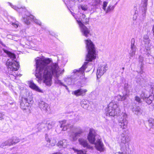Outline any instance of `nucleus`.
Returning a JSON list of instances; mask_svg holds the SVG:
<instances>
[{
	"instance_id": "f704fd0d",
	"label": "nucleus",
	"mask_w": 154,
	"mask_h": 154,
	"mask_svg": "<svg viewBox=\"0 0 154 154\" xmlns=\"http://www.w3.org/2000/svg\"><path fill=\"white\" fill-rule=\"evenodd\" d=\"M47 127L48 129H50L54 126V123L53 122H50L47 123Z\"/></svg>"
},
{
	"instance_id": "c03bdc74",
	"label": "nucleus",
	"mask_w": 154,
	"mask_h": 154,
	"mask_svg": "<svg viewBox=\"0 0 154 154\" xmlns=\"http://www.w3.org/2000/svg\"><path fill=\"white\" fill-rule=\"evenodd\" d=\"M4 116L5 115L3 113L0 112V120H2L4 119Z\"/></svg>"
},
{
	"instance_id": "f257e3e1",
	"label": "nucleus",
	"mask_w": 154,
	"mask_h": 154,
	"mask_svg": "<svg viewBox=\"0 0 154 154\" xmlns=\"http://www.w3.org/2000/svg\"><path fill=\"white\" fill-rule=\"evenodd\" d=\"M51 62V60L49 59L36 60L35 76L38 79V82H39V81L41 82L42 77L44 83L49 86L51 85L52 75L58 77L64 72V69L60 70L57 63H54L50 65Z\"/></svg>"
},
{
	"instance_id": "2f4dec72",
	"label": "nucleus",
	"mask_w": 154,
	"mask_h": 154,
	"mask_svg": "<svg viewBox=\"0 0 154 154\" xmlns=\"http://www.w3.org/2000/svg\"><path fill=\"white\" fill-rule=\"evenodd\" d=\"M38 128L39 129L41 130L42 129L45 127L46 126V124L43 123H42L38 124Z\"/></svg>"
},
{
	"instance_id": "cd10ccee",
	"label": "nucleus",
	"mask_w": 154,
	"mask_h": 154,
	"mask_svg": "<svg viewBox=\"0 0 154 154\" xmlns=\"http://www.w3.org/2000/svg\"><path fill=\"white\" fill-rule=\"evenodd\" d=\"M148 122L149 127L151 128L154 129V119L151 118H149L148 120Z\"/></svg>"
},
{
	"instance_id": "72a5a7b5",
	"label": "nucleus",
	"mask_w": 154,
	"mask_h": 154,
	"mask_svg": "<svg viewBox=\"0 0 154 154\" xmlns=\"http://www.w3.org/2000/svg\"><path fill=\"white\" fill-rule=\"evenodd\" d=\"M140 96L141 98L144 100H146V98L149 97V96L146 94H145V93L143 91L142 92L141 94H140Z\"/></svg>"
},
{
	"instance_id": "4468645a",
	"label": "nucleus",
	"mask_w": 154,
	"mask_h": 154,
	"mask_svg": "<svg viewBox=\"0 0 154 154\" xmlns=\"http://www.w3.org/2000/svg\"><path fill=\"white\" fill-rule=\"evenodd\" d=\"M88 64L87 62H85L81 67L79 70L75 69L74 70L73 72L75 73V75H78V76L82 75L84 72V70L87 68L86 65Z\"/></svg>"
},
{
	"instance_id": "6e6d98bb",
	"label": "nucleus",
	"mask_w": 154,
	"mask_h": 154,
	"mask_svg": "<svg viewBox=\"0 0 154 154\" xmlns=\"http://www.w3.org/2000/svg\"><path fill=\"white\" fill-rule=\"evenodd\" d=\"M140 58H141V59H140V62H142L143 61V58L142 57H140Z\"/></svg>"
},
{
	"instance_id": "aec40b11",
	"label": "nucleus",
	"mask_w": 154,
	"mask_h": 154,
	"mask_svg": "<svg viewBox=\"0 0 154 154\" xmlns=\"http://www.w3.org/2000/svg\"><path fill=\"white\" fill-rule=\"evenodd\" d=\"M67 140L65 139L59 141L57 144V146L60 148H65L68 145Z\"/></svg>"
},
{
	"instance_id": "8fccbe9b",
	"label": "nucleus",
	"mask_w": 154,
	"mask_h": 154,
	"mask_svg": "<svg viewBox=\"0 0 154 154\" xmlns=\"http://www.w3.org/2000/svg\"><path fill=\"white\" fill-rule=\"evenodd\" d=\"M52 154H62V153L60 152H58L54 153Z\"/></svg>"
},
{
	"instance_id": "a211bd4d",
	"label": "nucleus",
	"mask_w": 154,
	"mask_h": 154,
	"mask_svg": "<svg viewBox=\"0 0 154 154\" xmlns=\"http://www.w3.org/2000/svg\"><path fill=\"white\" fill-rule=\"evenodd\" d=\"M129 90H127L126 92H123L122 96L121 95H118L116 98L119 101H121L123 100H125L129 95Z\"/></svg>"
},
{
	"instance_id": "3c124183",
	"label": "nucleus",
	"mask_w": 154,
	"mask_h": 154,
	"mask_svg": "<svg viewBox=\"0 0 154 154\" xmlns=\"http://www.w3.org/2000/svg\"><path fill=\"white\" fill-rule=\"evenodd\" d=\"M86 16L84 14H82V17L83 19H84L85 18Z\"/></svg>"
},
{
	"instance_id": "09e8293b",
	"label": "nucleus",
	"mask_w": 154,
	"mask_h": 154,
	"mask_svg": "<svg viewBox=\"0 0 154 154\" xmlns=\"http://www.w3.org/2000/svg\"><path fill=\"white\" fill-rule=\"evenodd\" d=\"M118 153L119 154H129V153H127L126 152H118Z\"/></svg>"
},
{
	"instance_id": "dca6fc26",
	"label": "nucleus",
	"mask_w": 154,
	"mask_h": 154,
	"mask_svg": "<svg viewBox=\"0 0 154 154\" xmlns=\"http://www.w3.org/2000/svg\"><path fill=\"white\" fill-rule=\"evenodd\" d=\"M38 106L42 111H47L49 109L48 104L42 101H40L38 102Z\"/></svg>"
},
{
	"instance_id": "4c0bfd02",
	"label": "nucleus",
	"mask_w": 154,
	"mask_h": 154,
	"mask_svg": "<svg viewBox=\"0 0 154 154\" xmlns=\"http://www.w3.org/2000/svg\"><path fill=\"white\" fill-rule=\"evenodd\" d=\"M79 8H81L83 11H86L88 9V8L87 5H80L79 6Z\"/></svg>"
},
{
	"instance_id": "bf43d9fd",
	"label": "nucleus",
	"mask_w": 154,
	"mask_h": 154,
	"mask_svg": "<svg viewBox=\"0 0 154 154\" xmlns=\"http://www.w3.org/2000/svg\"><path fill=\"white\" fill-rule=\"evenodd\" d=\"M122 69H124V67H123V68H122Z\"/></svg>"
},
{
	"instance_id": "79ce46f5",
	"label": "nucleus",
	"mask_w": 154,
	"mask_h": 154,
	"mask_svg": "<svg viewBox=\"0 0 154 154\" xmlns=\"http://www.w3.org/2000/svg\"><path fill=\"white\" fill-rule=\"evenodd\" d=\"M45 139L46 141L48 142H51V140L50 138L48 137V136L47 134H45Z\"/></svg>"
},
{
	"instance_id": "473e14b6",
	"label": "nucleus",
	"mask_w": 154,
	"mask_h": 154,
	"mask_svg": "<svg viewBox=\"0 0 154 154\" xmlns=\"http://www.w3.org/2000/svg\"><path fill=\"white\" fill-rule=\"evenodd\" d=\"M75 129L77 131L75 133L79 137L80 136V134L82 133V129L80 128H75Z\"/></svg>"
},
{
	"instance_id": "49530a36",
	"label": "nucleus",
	"mask_w": 154,
	"mask_h": 154,
	"mask_svg": "<svg viewBox=\"0 0 154 154\" xmlns=\"http://www.w3.org/2000/svg\"><path fill=\"white\" fill-rule=\"evenodd\" d=\"M89 22V18H86L85 20V21L84 23L85 24H87Z\"/></svg>"
},
{
	"instance_id": "f3484780",
	"label": "nucleus",
	"mask_w": 154,
	"mask_h": 154,
	"mask_svg": "<svg viewBox=\"0 0 154 154\" xmlns=\"http://www.w3.org/2000/svg\"><path fill=\"white\" fill-rule=\"evenodd\" d=\"M87 91V90L86 89H83L81 88L74 91L72 92V94L77 96H84L85 94Z\"/></svg>"
},
{
	"instance_id": "9b49d317",
	"label": "nucleus",
	"mask_w": 154,
	"mask_h": 154,
	"mask_svg": "<svg viewBox=\"0 0 154 154\" xmlns=\"http://www.w3.org/2000/svg\"><path fill=\"white\" fill-rule=\"evenodd\" d=\"M143 42L145 43L144 46L147 50H149L152 47L151 43H150V39L147 35H144L143 37Z\"/></svg>"
},
{
	"instance_id": "6e6552de",
	"label": "nucleus",
	"mask_w": 154,
	"mask_h": 154,
	"mask_svg": "<svg viewBox=\"0 0 154 154\" xmlns=\"http://www.w3.org/2000/svg\"><path fill=\"white\" fill-rule=\"evenodd\" d=\"M29 18L32 19L36 24L39 25H41V23L40 21L36 19L33 15H30L29 16L26 15V17H23V21L27 25L29 24L30 23V22L29 20Z\"/></svg>"
},
{
	"instance_id": "7c9ffc66",
	"label": "nucleus",
	"mask_w": 154,
	"mask_h": 154,
	"mask_svg": "<svg viewBox=\"0 0 154 154\" xmlns=\"http://www.w3.org/2000/svg\"><path fill=\"white\" fill-rule=\"evenodd\" d=\"M114 7H115L114 6L109 5L107 7V9L106 8V11H105L106 13H108V12L113 10Z\"/></svg>"
},
{
	"instance_id": "423d86ee",
	"label": "nucleus",
	"mask_w": 154,
	"mask_h": 154,
	"mask_svg": "<svg viewBox=\"0 0 154 154\" xmlns=\"http://www.w3.org/2000/svg\"><path fill=\"white\" fill-rule=\"evenodd\" d=\"M80 28V30L82 35L87 37L90 34V30L87 27L80 21L77 20Z\"/></svg>"
},
{
	"instance_id": "a19ab883",
	"label": "nucleus",
	"mask_w": 154,
	"mask_h": 154,
	"mask_svg": "<svg viewBox=\"0 0 154 154\" xmlns=\"http://www.w3.org/2000/svg\"><path fill=\"white\" fill-rule=\"evenodd\" d=\"M128 84H126V83L124 85V87L125 91H124L123 92H126L127 90H129L128 89Z\"/></svg>"
},
{
	"instance_id": "7ed1b4c3",
	"label": "nucleus",
	"mask_w": 154,
	"mask_h": 154,
	"mask_svg": "<svg viewBox=\"0 0 154 154\" xmlns=\"http://www.w3.org/2000/svg\"><path fill=\"white\" fill-rule=\"evenodd\" d=\"M88 54L86 57L85 60L91 62L96 59V54L95 46L93 43L90 39L85 40Z\"/></svg>"
},
{
	"instance_id": "ddd939ff",
	"label": "nucleus",
	"mask_w": 154,
	"mask_h": 154,
	"mask_svg": "<svg viewBox=\"0 0 154 154\" xmlns=\"http://www.w3.org/2000/svg\"><path fill=\"white\" fill-rule=\"evenodd\" d=\"M107 67L104 65L99 67L97 70V78H100L107 70Z\"/></svg>"
},
{
	"instance_id": "20e7f679",
	"label": "nucleus",
	"mask_w": 154,
	"mask_h": 154,
	"mask_svg": "<svg viewBox=\"0 0 154 154\" xmlns=\"http://www.w3.org/2000/svg\"><path fill=\"white\" fill-rule=\"evenodd\" d=\"M119 111L118 108V105L115 102L110 103L106 109V112L110 116H114Z\"/></svg>"
},
{
	"instance_id": "9d476101",
	"label": "nucleus",
	"mask_w": 154,
	"mask_h": 154,
	"mask_svg": "<svg viewBox=\"0 0 154 154\" xmlns=\"http://www.w3.org/2000/svg\"><path fill=\"white\" fill-rule=\"evenodd\" d=\"M135 42V40L133 38L131 40V50L130 51L129 54L130 55V58L131 59V57L134 56L135 52L136 51L137 48L134 43Z\"/></svg>"
},
{
	"instance_id": "f8f14e48",
	"label": "nucleus",
	"mask_w": 154,
	"mask_h": 154,
	"mask_svg": "<svg viewBox=\"0 0 154 154\" xmlns=\"http://www.w3.org/2000/svg\"><path fill=\"white\" fill-rule=\"evenodd\" d=\"M130 140L129 136L124 131L121 134V142L122 143L125 144L128 143Z\"/></svg>"
},
{
	"instance_id": "864d4df0",
	"label": "nucleus",
	"mask_w": 154,
	"mask_h": 154,
	"mask_svg": "<svg viewBox=\"0 0 154 154\" xmlns=\"http://www.w3.org/2000/svg\"><path fill=\"white\" fill-rule=\"evenodd\" d=\"M63 86L65 87V88H66V89L67 90H68V88L67 87V86L65 85L64 84H63Z\"/></svg>"
},
{
	"instance_id": "c9c22d12",
	"label": "nucleus",
	"mask_w": 154,
	"mask_h": 154,
	"mask_svg": "<svg viewBox=\"0 0 154 154\" xmlns=\"http://www.w3.org/2000/svg\"><path fill=\"white\" fill-rule=\"evenodd\" d=\"M54 77H55L57 78L55 79V83H56V84H58L59 85H63V84L61 82V81L60 80H59V79H57V78L59 77H57L55 76H54Z\"/></svg>"
},
{
	"instance_id": "0eeeda50",
	"label": "nucleus",
	"mask_w": 154,
	"mask_h": 154,
	"mask_svg": "<svg viewBox=\"0 0 154 154\" xmlns=\"http://www.w3.org/2000/svg\"><path fill=\"white\" fill-rule=\"evenodd\" d=\"M8 60L7 62V64L9 69L11 71H16L19 68V63L18 62L15 61L10 62L8 61Z\"/></svg>"
},
{
	"instance_id": "37998d69",
	"label": "nucleus",
	"mask_w": 154,
	"mask_h": 154,
	"mask_svg": "<svg viewBox=\"0 0 154 154\" xmlns=\"http://www.w3.org/2000/svg\"><path fill=\"white\" fill-rule=\"evenodd\" d=\"M149 97L146 98V101L147 103L148 104H150L152 102V101L148 98Z\"/></svg>"
},
{
	"instance_id": "603ef678",
	"label": "nucleus",
	"mask_w": 154,
	"mask_h": 154,
	"mask_svg": "<svg viewBox=\"0 0 154 154\" xmlns=\"http://www.w3.org/2000/svg\"><path fill=\"white\" fill-rule=\"evenodd\" d=\"M63 86L65 87V88H66V89L67 90H68V88L67 87V86L65 85L64 84H63Z\"/></svg>"
},
{
	"instance_id": "2eb2a0df",
	"label": "nucleus",
	"mask_w": 154,
	"mask_h": 154,
	"mask_svg": "<svg viewBox=\"0 0 154 154\" xmlns=\"http://www.w3.org/2000/svg\"><path fill=\"white\" fill-rule=\"evenodd\" d=\"M60 128H62V130L63 131H66L69 128H71L73 127L72 125L69 124H66V121L63 120L60 122Z\"/></svg>"
},
{
	"instance_id": "a878e982",
	"label": "nucleus",
	"mask_w": 154,
	"mask_h": 154,
	"mask_svg": "<svg viewBox=\"0 0 154 154\" xmlns=\"http://www.w3.org/2000/svg\"><path fill=\"white\" fill-rule=\"evenodd\" d=\"M65 81L67 82L69 85H71L74 82V79L72 78V76L68 77L65 79Z\"/></svg>"
},
{
	"instance_id": "bb28decb",
	"label": "nucleus",
	"mask_w": 154,
	"mask_h": 154,
	"mask_svg": "<svg viewBox=\"0 0 154 154\" xmlns=\"http://www.w3.org/2000/svg\"><path fill=\"white\" fill-rule=\"evenodd\" d=\"M70 139L72 141H75L77 140L78 137L75 133H72L69 136Z\"/></svg>"
},
{
	"instance_id": "4be33fe9",
	"label": "nucleus",
	"mask_w": 154,
	"mask_h": 154,
	"mask_svg": "<svg viewBox=\"0 0 154 154\" xmlns=\"http://www.w3.org/2000/svg\"><path fill=\"white\" fill-rule=\"evenodd\" d=\"M80 104L82 107L86 109L88 107L89 102L87 100L83 99L81 101Z\"/></svg>"
},
{
	"instance_id": "5701e85b",
	"label": "nucleus",
	"mask_w": 154,
	"mask_h": 154,
	"mask_svg": "<svg viewBox=\"0 0 154 154\" xmlns=\"http://www.w3.org/2000/svg\"><path fill=\"white\" fill-rule=\"evenodd\" d=\"M30 87L38 92H41V90L39 89L38 87L36 85L32 82H30L29 83Z\"/></svg>"
},
{
	"instance_id": "de8ad7c7",
	"label": "nucleus",
	"mask_w": 154,
	"mask_h": 154,
	"mask_svg": "<svg viewBox=\"0 0 154 154\" xmlns=\"http://www.w3.org/2000/svg\"><path fill=\"white\" fill-rule=\"evenodd\" d=\"M12 25L15 28H17L18 26V25L15 23H12Z\"/></svg>"
},
{
	"instance_id": "39448f33",
	"label": "nucleus",
	"mask_w": 154,
	"mask_h": 154,
	"mask_svg": "<svg viewBox=\"0 0 154 154\" xmlns=\"http://www.w3.org/2000/svg\"><path fill=\"white\" fill-rule=\"evenodd\" d=\"M120 116L119 120V125L122 129H125L127 128L128 123V121L126 119L127 115L125 113H122Z\"/></svg>"
},
{
	"instance_id": "4d7b16f0",
	"label": "nucleus",
	"mask_w": 154,
	"mask_h": 154,
	"mask_svg": "<svg viewBox=\"0 0 154 154\" xmlns=\"http://www.w3.org/2000/svg\"><path fill=\"white\" fill-rule=\"evenodd\" d=\"M152 31H153V35H154V26H153V27Z\"/></svg>"
},
{
	"instance_id": "1a4fd4ad",
	"label": "nucleus",
	"mask_w": 154,
	"mask_h": 154,
	"mask_svg": "<svg viewBox=\"0 0 154 154\" xmlns=\"http://www.w3.org/2000/svg\"><path fill=\"white\" fill-rule=\"evenodd\" d=\"M31 100H28L27 98L23 97L20 103V107L23 110H26L28 108Z\"/></svg>"
},
{
	"instance_id": "58836bf2",
	"label": "nucleus",
	"mask_w": 154,
	"mask_h": 154,
	"mask_svg": "<svg viewBox=\"0 0 154 154\" xmlns=\"http://www.w3.org/2000/svg\"><path fill=\"white\" fill-rule=\"evenodd\" d=\"M135 100L138 102L139 103H141V101L140 98L138 96H136L134 98Z\"/></svg>"
},
{
	"instance_id": "5fc2aeb1",
	"label": "nucleus",
	"mask_w": 154,
	"mask_h": 154,
	"mask_svg": "<svg viewBox=\"0 0 154 154\" xmlns=\"http://www.w3.org/2000/svg\"><path fill=\"white\" fill-rule=\"evenodd\" d=\"M10 104L11 105L13 104L15 106V102H12L11 103H10Z\"/></svg>"
},
{
	"instance_id": "f03ea898",
	"label": "nucleus",
	"mask_w": 154,
	"mask_h": 154,
	"mask_svg": "<svg viewBox=\"0 0 154 154\" xmlns=\"http://www.w3.org/2000/svg\"><path fill=\"white\" fill-rule=\"evenodd\" d=\"M97 135L95 130L93 129H90L88 136V139L89 142L92 144L95 145V147L97 150L102 152L103 151V145L100 139L97 137Z\"/></svg>"
},
{
	"instance_id": "e433bc0d",
	"label": "nucleus",
	"mask_w": 154,
	"mask_h": 154,
	"mask_svg": "<svg viewBox=\"0 0 154 154\" xmlns=\"http://www.w3.org/2000/svg\"><path fill=\"white\" fill-rule=\"evenodd\" d=\"M57 142V141L56 140L54 139H53L51 140V142H50V145L51 146H55Z\"/></svg>"
},
{
	"instance_id": "ea45409f",
	"label": "nucleus",
	"mask_w": 154,
	"mask_h": 154,
	"mask_svg": "<svg viewBox=\"0 0 154 154\" xmlns=\"http://www.w3.org/2000/svg\"><path fill=\"white\" fill-rule=\"evenodd\" d=\"M108 2H106L104 1L103 2V9L105 11H106V7L107 6Z\"/></svg>"
},
{
	"instance_id": "b1692460",
	"label": "nucleus",
	"mask_w": 154,
	"mask_h": 154,
	"mask_svg": "<svg viewBox=\"0 0 154 154\" xmlns=\"http://www.w3.org/2000/svg\"><path fill=\"white\" fill-rule=\"evenodd\" d=\"M132 110L135 114L140 115L141 114V111L140 108L139 107H134L132 109Z\"/></svg>"
},
{
	"instance_id": "6ab92c4d",
	"label": "nucleus",
	"mask_w": 154,
	"mask_h": 154,
	"mask_svg": "<svg viewBox=\"0 0 154 154\" xmlns=\"http://www.w3.org/2000/svg\"><path fill=\"white\" fill-rule=\"evenodd\" d=\"M79 142L80 144L82 146L84 147H86L88 149H92V147L89 145L87 141L82 138H80L79 140Z\"/></svg>"
},
{
	"instance_id": "a18cd8bd",
	"label": "nucleus",
	"mask_w": 154,
	"mask_h": 154,
	"mask_svg": "<svg viewBox=\"0 0 154 154\" xmlns=\"http://www.w3.org/2000/svg\"><path fill=\"white\" fill-rule=\"evenodd\" d=\"M9 5L11 6V7L14 9L17 10V8L16 6L13 5L11 3H9Z\"/></svg>"
},
{
	"instance_id": "393cba45",
	"label": "nucleus",
	"mask_w": 154,
	"mask_h": 154,
	"mask_svg": "<svg viewBox=\"0 0 154 154\" xmlns=\"http://www.w3.org/2000/svg\"><path fill=\"white\" fill-rule=\"evenodd\" d=\"M5 52L8 54V57L12 60H14V61H16L15 60L16 56L14 54L12 53L7 51H5Z\"/></svg>"
},
{
	"instance_id": "c756f323",
	"label": "nucleus",
	"mask_w": 154,
	"mask_h": 154,
	"mask_svg": "<svg viewBox=\"0 0 154 154\" xmlns=\"http://www.w3.org/2000/svg\"><path fill=\"white\" fill-rule=\"evenodd\" d=\"M72 149L76 154H86V153L82 150H78L75 148H72Z\"/></svg>"
},
{
	"instance_id": "c85d7f7f",
	"label": "nucleus",
	"mask_w": 154,
	"mask_h": 154,
	"mask_svg": "<svg viewBox=\"0 0 154 154\" xmlns=\"http://www.w3.org/2000/svg\"><path fill=\"white\" fill-rule=\"evenodd\" d=\"M11 138L13 145L18 143L20 141V139L16 137H14Z\"/></svg>"
},
{
	"instance_id": "13d9d810",
	"label": "nucleus",
	"mask_w": 154,
	"mask_h": 154,
	"mask_svg": "<svg viewBox=\"0 0 154 154\" xmlns=\"http://www.w3.org/2000/svg\"><path fill=\"white\" fill-rule=\"evenodd\" d=\"M77 118H78V119H77V121H78L79 120V116H76Z\"/></svg>"
},
{
	"instance_id": "412c9836",
	"label": "nucleus",
	"mask_w": 154,
	"mask_h": 154,
	"mask_svg": "<svg viewBox=\"0 0 154 154\" xmlns=\"http://www.w3.org/2000/svg\"><path fill=\"white\" fill-rule=\"evenodd\" d=\"M13 145L11 138L8 139L5 142L2 143L1 146L2 147L6 146H11Z\"/></svg>"
}]
</instances>
